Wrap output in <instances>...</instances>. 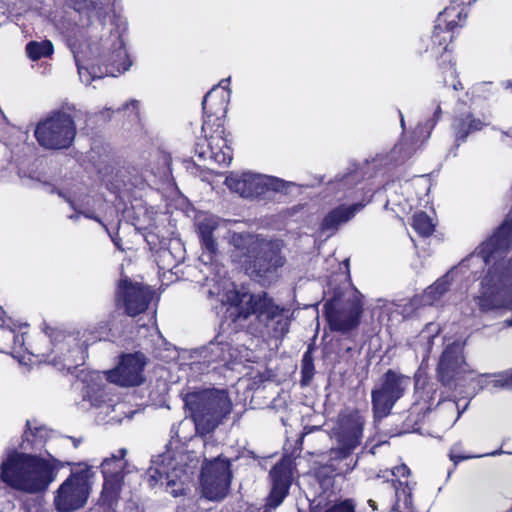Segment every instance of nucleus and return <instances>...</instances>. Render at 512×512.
I'll return each mask as SVG.
<instances>
[{
	"label": "nucleus",
	"mask_w": 512,
	"mask_h": 512,
	"mask_svg": "<svg viewBox=\"0 0 512 512\" xmlns=\"http://www.w3.org/2000/svg\"><path fill=\"white\" fill-rule=\"evenodd\" d=\"M512 247V212L497 232L478 249L477 256L486 264H492L481 281L479 294L473 298L481 312L512 309V259H504L503 253ZM512 326V319L504 321Z\"/></svg>",
	"instance_id": "1"
},
{
	"label": "nucleus",
	"mask_w": 512,
	"mask_h": 512,
	"mask_svg": "<svg viewBox=\"0 0 512 512\" xmlns=\"http://www.w3.org/2000/svg\"><path fill=\"white\" fill-rule=\"evenodd\" d=\"M209 297L218 296L227 305L226 314L233 322L247 320L255 315L259 323L258 332L275 338L283 337L289 331V320L285 309L277 305L266 292L252 294L244 288L229 283L221 292L220 287L207 291Z\"/></svg>",
	"instance_id": "2"
},
{
	"label": "nucleus",
	"mask_w": 512,
	"mask_h": 512,
	"mask_svg": "<svg viewBox=\"0 0 512 512\" xmlns=\"http://www.w3.org/2000/svg\"><path fill=\"white\" fill-rule=\"evenodd\" d=\"M62 463L48 458L11 449L0 465V479L12 489L36 494L54 482Z\"/></svg>",
	"instance_id": "3"
},
{
	"label": "nucleus",
	"mask_w": 512,
	"mask_h": 512,
	"mask_svg": "<svg viewBox=\"0 0 512 512\" xmlns=\"http://www.w3.org/2000/svg\"><path fill=\"white\" fill-rule=\"evenodd\" d=\"M233 261L243 263L247 273L262 285L274 282L278 270L285 264L281 246L277 241L234 234L231 240Z\"/></svg>",
	"instance_id": "4"
},
{
	"label": "nucleus",
	"mask_w": 512,
	"mask_h": 512,
	"mask_svg": "<svg viewBox=\"0 0 512 512\" xmlns=\"http://www.w3.org/2000/svg\"><path fill=\"white\" fill-rule=\"evenodd\" d=\"M191 463V456L186 452L166 451L153 457L146 473L149 486H162L165 479L168 493L174 497L183 494L196 467Z\"/></svg>",
	"instance_id": "5"
},
{
	"label": "nucleus",
	"mask_w": 512,
	"mask_h": 512,
	"mask_svg": "<svg viewBox=\"0 0 512 512\" xmlns=\"http://www.w3.org/2000/svg\"><path fill=\"white\" fill-rule=\"evenodd\" d=\"M184 402L197 431L202 434L214 431L232 409L231 401L223 390L190 392L185 395Z\"/></svg>",
	"instance_id": "6"
},
{
	"label": "nucleus",
	"mask_w": 512,
	"mask_h": 512,
	"mask_svg": "<svg viewBox=\"0 0 512 512\" xmlns=\"http://www.w3.org/2000/svg\"><path fill=\"white\" fill-rule=\"evenodd\" d=\"M364 420L357 413L342 415L335 429L337 446L329 452L330 467L338 475L351 472L357 458H353L354 450L360 445Z\"/></svg>",
	"instance_id": "7"
},
{
	"label": "nucleus",
	"mask_w": 512,
	"mask_h": 512,
	"mask_svg": "<svg viewBox=\"0 0 512 512\" xmlns=\"http://www.w3.org/2000/svg\"><path fill=\"white\" fill-rule=\"evenodd\" d=\"M34 135L45 149H67L76 136L74 118L63 111L54 112L36 125Z\"/></svg>",
	"instance_id": "8"
},
{
	"label": "nucleus",
	"mask_w": 512,
	"mask_h": 512,
	"mask_svg": "<svg viewBox=\"0 0 512 512\" xmlns=\"http://www.w3.org/2000/svg\"><path fill=\"white\" fill-rule=\"evenodd\" d=\"M93 471L88 466L79 465L70 476L59 486L54 498V504L59 512H75L87 502Z\"/></svg>",
	"instance_id": "9"
},
{
	"label": "nucleus",
	"mask_w": 512,
	"mask_h": 512,
	"mask_svg": "<svg viewBox=\"0 0 512 512\" xmlns=\"http://www.w3.org/2000/svg\"><path fill=\"white\" fill-rule=\"evenodd\" d=\"M410 384V377L392 369L387 370L379 378L371 391L372 407L375 417H386L395 403L403 397Z\"/></svg>",
	"instance_id": "10"
},
{
	"label": "nucleus",
	"mask_w": 512,
	"mask_h": 512,
	"mask_svg": "<svg viewBox=\"0 0 512 512\" xmlns=\"http://www.w3.org/2000/svg\"><path fill=\"white\" fill-rule=\"evenodd\" d=\"M361 295L356 290H349L335 295L324 307L332 330L342 333L355 328L362 313Z\"/></svg>",
	"instance_id": "11"
},
{
	"label": "nucleus",
	"mask_w": 512,
	"mask_h": 512,
	"mask_svg": "<svg viewBox=\"0 0 512 512\" xmlns=\"http://www.w3.org/2000/svg\"><path fill=\"white\" fill-rule=\"evenodd\" d=\"M231 478L230 462L227 459L218 456L206 460L200 476L202 495L211 501L224 499L229 492Z\"/></svg>",
	"instance_id": "12"
},
{
	"label": "nucleus",
	"mask_w": 512,
	"mask_h": 512,
	"mask_svg": "<svg viewBox=\"0 0 512 512\" xmlns=\"http://www.w3.org/2000/svg\"><path fill=\"white\" fill-rule=\"evenodd\" d=\"M225 183L230 190L245 198H266L285 187V182L279 178L250 172L230 175Z\"/></svg>",
	"instance_id": "13"
},
{
	"label": "nucleus",
	"mask_w": 512,
	"mask_h": 512,
	"mask_svg": "<svg viewBox=\"0 0 512 512\" xmlns=\"http://www.w3.org/2000/svg\"><path fill=\"white\" fill-rule=\"evenodd\" d=\"M98 57L103 65L110 67L112 76H116L115 72L127 71L132 64L118 31L111 32L107 38L101 40Z\"/></svg>",
	"instance_id": "14"
},
{
	"label": "nucleus",
	"mask_w": 512,
	"mask_h": 512,
	"mask_svg": "<svg viewBox=\"0 0 512 512\" xmlns=\"http://www.w3.org/2000/svg\"><path fill=\"white\" fill-rule=\"evenodd\" d=\"M125 454L126 450L121 449L118 455H113L111 458L104 459L101 464L102 473L105 479L101 498L104 503L109 505H112L119 499L123 479V458Z\"/></svg>",
	"instance_id": "15"
},
{
	"label": "nucleus",
	"mask_w": 512,
	"mask_h": 512,
	"mask_svg": "<svg viewBox=\"0 0 512 512\" xmlns=\"http://www.w3.org/2000/svg\"><path fill=\"white\" fill-rule=\"evenodd\" d=\"M145 357L141 353L122 356L119 365L107 373V379L120 386H137L143 382Z\"/></svg>",
	"instance_id": "16"
},
{
	"label": "nucleus",
	"mask_w": 512,
	"mask_h": 512,
	"mask_svg": "<svg viewBox=\"0 0 512 512\" xmlns=\"http://www.w3.org/2000/svg\"><path fill=\"white\" fill-rule=\"evenodd\" d=\"M119 297L122 299L126 313L133 317L147 309L153 293L149 288L140 284H132L123 280L119 285Z\"/></svg>",
	"instance_id": "17"
},
{
	"label": "nucleus",
	"mask_w": 512,
	"mask_h": 512,
	"mask_svg": "<svg viewBox=\"0 0 512 512\" xmlns=\"http://www.w3.org/2000/svg\"><path fill=\"white\" fill-rule=\"evenodd\" d=\"M272 489L267 499V506L276 508L288 494L292 483V469L290 461L277 463L270 471Z\"/></svg>",
	"instance_id": "18"
},
{
	"label": "nucleus",
	"mask_w": 512,
	"mask_h": 512,
	"mask_svg": "<svg viewBox=\"0 0 512 512\" xmlns=\"http://www.w3.org/2000/svg\"><path fill=\"white\" fill-rule=\"evenodd\" d=\"M462 349V344L459 341H454L448 344L443 351L438 364V376L444 385L449 386L459 373L464 363Z\"/></svg>",
	"instance_id": "19"
},
{
	"label": "nucleus",
	"mask_w": 512,
	"mask_h": 512,
	"mask_svg": "<svg viewBox=\"0 0 512 512\" xmlns=\"http://www.w3.org/2000/svg\"><path fill=\"white\" fill-rule=\"evenodd\" d=\"M221 225L219 217L211 214H200L196 217V227L202 246L210 254H216V232Z\"/></svg>",
	"instance_id": "20"
},
{
	"label": "nucleus",
	"mask_w": 512,
	"mask_h": 512,
	"mask_svg": "<svg viewBox=\"0 0 512 512\" xmlns=\"http://www.w3.org/2000/svg\"><path fill=\"white\" fill-rule=\"evenodd\" d=\"M364 207L361 203H356L350 206H339L329 212L322 222V230L335 231L339 225L349 221L354 215Z\"/></svg>",
	"instance_id": "21"
},
{
	"label": "nucleus",
	"mask_w": 512,
	"mask_h": 512,
	"mask_svg": "<svg viewBox=\"0 0 512 512\" xmlns=\"http://www.w3.org/2000/svg\"><path fill=\"white\" fill-rule=\"evenodd\" d=\"M201 356L205 363L227 362L231 359V348L228 343L210 342L202 349Z\"/></svg>",
	"instance_id": "22"
},
{
	"label": "nucleus",
	"mask_w": 512,
	"mask_h": 512,
	"mask_svg": "<svg viewBox=\"0 0 512 512\" xmlns=\"http://www.w3.org/2000/svg\"><path fill=\"white\" fill-rule=\"evenodd\" d=\"M453 282V270L447 272L441 278L436 280L432 285L425 289L423 295L426 303L433 305L439 301L442 296L449 290L451 283Z\"/></svg>",
	"instance_id": "23"
},
{
	"label": "nucleus",
	"mask_w": 512,
	"mask_h": 512,
	"mask_svg": "<svg viewBox=\"0 0 512 512\" xmlns=\"http://www.w3.org/2000/svg\"><path fill=\"white\" fill-rule=\"evenodd\" d=\"M28 430L24 433V439L20 444L21 450H36L42 447L48 438L49 431L47 428L35 427L32 428L31 422L27 421Z\"/></svg>",
	"instance_id": "24"
},
{
	"label": "nucleus",
	"mask_w": 512,
	"mask_h": 512,
	"mask_svg": "<svg viewBox=\"0 0 512 512\" xmlns=\"http://www.w3.org/2000/svg\"><path fill=\"white\" fill-rule=\"evenodd\" d=\"M483 125L480 119H476L470 114L456 118L453 124L456 140L465 141L470 133L481 130Z\"/></svg>",
	"instance_id": "25"
},
{
	"label": "nucleus",
	"mask_w": 512,
	"mask_h": 512,
	"mask_svg": "<svg viewBox=\"0 0 512 512\" xmlns=\"http://www.w3.org/2000/svg\"><path fill=\"white\" fill-rule=\"evenodd\" d=\"M215 133H217V136L210 135V138L212 139V142L209 143L211 157H213L214 160L219 164L229 165L232 161V153L230 148L225 144L223 147H220L219 151H215L213 143L216 139L221 138V134L223 133L221 123L218 124Z\"/></svg>",
	"instance_id": "26"
},
{
	"label": "nucleus",
	"mask_w": 512,
	"mask_h": 512,
	"mask_svg": "<svg viewBox=\"0 0 512 512\" xmlns=\"http://www.w3.org/2000/svg\"><path fill=\"white\" fill-rule=\"evenodd\" d=\"M26 53L31 60H39L53 53V45L49 40L41 42L31 41L26 45Z\"/></svg>",
	"instance_id": "27"
},
{
	"label": "nucleus",
	"mask_w": 512,
	"mask_h": 512,
	"mask_svg": "<svg viewBox=\"0 0 512 512\" xmlns=\"http://www.w3.org/2000/svg\"><path fill=\"white\" fill-rule=\"evenodd\" d=\"M425 305L429 304L426 303L423 294L415 295L409 299L398 300V303L396 304V306L400 309V312L404 317L412 316L420 307Z\"/></svg>",
	"instance_id": "28"
},
{
	"label": "nucleus",
	"mask_w": 512,
	"mask_h": 512,
	"mask_svg": "<svg viewBox=\"0 0 512 512\" xmlns=\"http://www.w3.org/2000/svg\"><path fill=\"white\" fill-rule=\"evenodd\" d=\"M413 228L422 236L427 237L434 231V224L431 218L424 212L416 213L413 216Z\"/></svg>",
	"instance_id": "29"
},
{
	"label": "nucleus",
	"mask_w": 512,
	"mask_h": 512,
	"mask_svg": "<svg viewBox=\"0 0 512 512\" xmlns=\"http://www.w3.org/2000/svg\"><path fill=\"white\" fill-rule=\"evenodd\" d=\"M487 387L512 389V369L493 375Z\"/></svg>",
	"instance_id": "30"
},
{
	"label": "nucleus",
	"mask_w": 512,
	"mask_h": 512,
	"mask_svg": "<svg viewBox=\"0 0 512 512\" xmlns=\"http://www.w3.org/2000/svg\"><path fill=\"white\" fill-rule=\"evenodd\" d=\"M393 486L395 488V497H396V501H395V505H394V509L395 510H398L401 508V498L403 497V504L405 507H408L410 504H411V496H410V491L408 489V487L405 485L403 486V483L401 481H393Z\"/></svg>",
	"instance_id": "31"
},
{
	"label": "nucleus",
	"mask_w": 512,
	"mask_h": 512,
	"mask_svg": "<svg viewBox=\"0 0 512 512\" xmlns=\"http://www.w3.org/2000/svg\"><path fill=\"white\" fill-rule=\"evenodd\" d=\"M302 385H308L314 376L313 358L310 352H306L301 364Z\"/></svg>",
	"instance_id": "32"
},
{
	"label": "nucleus",
	"mask_w": 512,
	"mask_h": 512,
	"mask_svg": "<svg viewBox=\"0 0 512 512\" xmlns=\"http://www.w3.org/2000/svg\"><path fill=\"white\" fill-rule=\"evenodd\" d=\"M214 89H215V87L205 95V97L202 101V108H203V111L205 114V118H204V121L202 124V132L205 133V136H207V130L210 127V120L212 117V113L209 114L207 111V101H208V98L211 96Z\"/></svg>",
	"instance_id": "33"
},
{
	"label": "nucleus",
	"mask_w": 512,
	"mask_h": 512,
	"mask_svg": "<svg viewBox=\"0 0 512 512\" xmlns=\"http://www.w3.org/2000/svg\"><path fill=\"white\" fill-rule=\"evenodd\" d=\"M325 512H354V505L350 500H344L328 508Z\"/></svg>",
	"instance_id": "34"
},
{
	"label": "nucleus",
	"mask_w": 512,
	"mask_h": 512,
	"mask_svg": "<svg viewBox=\"0 0 512 512\" xmlns=\"http://www.w3.org/2000/svg\"><path fill=\"white\" fill-rule=\"evenodd\" d=\"M76 64L78 67V74H79V78H80L81 82L85 83L86 85L90 84L93 77L91 76L89 69L81 66L77 59H76Z\"/></svg>",
	"instance_id": "35"
},
{
	"label": "nucleus",
	"mask_w": 512,
	"mask_h": 512,
	"mask_svg": "<svg viewBox=\"0 0 512 512\" xmlns=\"http://www.w3.org/2000/svg\"><path fill=\"white\" fill-rule=\"evenodd\" d=\"M442 29L439 26L434 28L432 34V41L434 44L438 43L439 46H442L446 42L445 37H441Z\"/></svg>",
	"instance_id": "36"
},
{
	"label": "nucleus",
	"mask_w": 512,
	"mask_h": 512,
	"mask_svg": "<svg viewBox=\"0 0 512 512\" xmlns=\"http://www.w3.org/2000/svg\"><path fill=\"white\" fill-rule=\"evenodd\" d=\"M392 474L395 476V477H406L410 474V470L409 468L405 465V464H402V465H399L397 467H395L393 470H392Z\"/></svg>",
	"instance_id": "37"
},
{
	"label": "nucleus",
	"mask_w": 512,
	"mask_h": 512,
	"mask_svg": "<svg viewBox=\"0 0 512 512\" xmlns=\"http://www.w3.org/2000/svg\"><path fill=\"white\" fill-rule=\"evenodd\" d=\"M130 107H132V109L134 111L135 118H138L139 102L137 100H131L129 103H126L124 105V109H129Z\"/></svg>",
	"instance_id": "38"
},
{
	"label": "nucleus",
	"mask_w": 512,
	"mask_h": 512,
	"mask_svg": "<svg viewBox=\"0 0 512 512\" xmlns=\"http://www.w3.org/2000/svg\"><path fill=\"white\" fill-rule=\"evenodd\" d=\"M441 107L440 105H437L436 110L434 112V119L429 121V128L432 129L435 125V123L440 119L441 115Z\"/></svg>",
	"instance_id": "39"
},
{
	"label": "nucleus",
	"mask_w": 512,
	"mask_h": 512,
	"mask_svg": "<svg viewBox=\"0 0 512 512\" xmlns=\"http://www.w3.org/2000/svg\"><path fill=\"white\" fill-rule=\"evenodd\" d=\"M75 210H76L77 214H75V215H71V216H70V219L77 220V219H78V214H83V215H84L85 217H87V218H91V219H94V220H96V221L100 222V220H99L97 217H95V216H93V215H91V214L83 213V212H81V211H78L76 208H75Z\"/></svg>",
	"instance_id": "40"
},
{
	"label": "nucleus",
	"mask_w": 512,
	"mask_h": 512,
	"mask_svg": "<svg viewBox=\"0 0 512 512\" xmlns=\"http://www.w3.org/2000/svg\"><path fill=\"white\" fill-rule=\"evenodd\" d=\"M229 82H230V77L221 80L219 85L222 86L223 88H226V85L229 84Z\"/></svg>",
	"instance_id": "41"
},
{
	"label": "nucleus",
	"mask_w": 512,
	"mask_h": 512,
	"mask_svg": "<svg viewBox=\"0 0 512 512\" xmlns=\"http://www.w3.org/2000/svg\"><path fill=\"white\" fill-rule=\"evenodd\" d=\"M504 87L506 89H512V80H507L504 82Z\"/></svg>",
	"instance_id": "42"
},
{
	"label": "nucleus",
	"mask_w": 512,
	"mask_h": 512,
	"mask_svg": "<svg viewBox=\"0 0 512 512\" xmlns=\"http://www.w3.org/2000/svg\"><path fill=\"white\" fill-rule=\"evenodd\" d=\"M85 6H86V3H83V4H80V3H79V4H75V5H74V9L79 11V10H81L82 8H84Z\"/></svg>",
	"instance_id": "43"
},
{
	"label": "nucleus",
	"mask_w": 512,
	"mask_h": 512,
	"mask_svg": "<svg viewBox=\"0 0 512 512\" xmlns=\"http://www.w3.org/2000/svg\"><path fill=\"white\" fill-rule=\"evenodd\" d=\"M79 443H80V440L73 439V445H74L75 448L78 447Z\"/></svg>",
	"instance_id": "44"
},
{
	"label": "nucleus",
	"mask_w": 512,
	"mask_h": 512,
	"mask_svg": "<svg viewBox=\"0 0 512 512\" xmlns=\"http://www.w3.org/2000/svg\"><path fill=\"white\" fill-rule=\"evenodd\" d=\"M369 504L371 507L375 508V506H374L375 502L373 500H369Z\"/></svg>",
	"instance_id": "45"
},
{
	"label": "nucleus",
	"mask_w": 512,
	"mask_h": 512,
	"mask_svg": "<svg viewBox=\"0 0 512 512\" xmlns=\"http://www.w3.org/2000/svg\"><path fill=\"white\" fill-rule=\"evenodd\" d=\"M401 126L403 127L404 126V117L403 115L401 114Z\"/></svg>",
	"instance_id": "46"
},
{
	"label": "nucleus",
	"mask_w": 512,
	"mask_h": 512,
	"mask_svg": "<svg viewBox=\"0 0 512 512\" xmlns=\"http://www.w3.org/2000/svg\"><path fill=\"white\" fill-rule=\"evenodd\" d=\"M499 452L498 451H495V452H492L490 455L494 456V455H497Z\"/></svg>",
	"instance_id": "47"
}]
</instances>
